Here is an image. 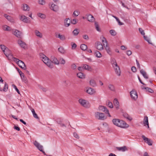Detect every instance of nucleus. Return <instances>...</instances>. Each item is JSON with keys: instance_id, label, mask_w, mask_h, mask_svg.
<instances>
[{"instance_id": "f257e3e1", "label": "nucleus", "mask_w": 156, "mask_h": 156, "mask_svg": "<svg viewBox=\"0 0 156 156\" xmlns=\"http://www.w3.org/2000/svg\"><path fill=\"white\" fill-rule=\"evenodd\" d=\"M113 123L118 127H129V125L124 121L119 119H114L112 120Z\"/></svg>"}, {"instance_id": "f03ea898", "label": "nucleus", "mask_w": 156, "mask_h": 156, "mask_svg": "<svg viewBox=\"0 0 156 156\" xmlns=\"http://www.w3.org/2000/svg\"><path fill=\"white\" fill-rule=\"evenodd\" d=\"M95 117L98 119L101 120H104L106 119L103 113L98 112L95 113Z\"/></svg>"}, {"instance_id": "7ed1b4c3", "label": "nucleus", "mask_w": 156, "mask_h": 156, "mask_svg": "<svg viewBox=\"0 0 156 156\" xmlns=\"http://www.w3.org/2000/svg\"><path fill=\"white\" fill-rule=\"evenodd\" d=\"M113 66L114 68L115 72L116 74L119 76L120 75V71L119 67L118 66L116 62L114 61V62L112 63Z\"/></svg>"}, {"instance_id": "20e7f679", "label": "nucleus", "mask_w": 156, "mask_h": 156, "mask_svg": "<svg viewBox=\"0 0 156 156\" xmlns=\"http://www.w3.org/2000/svg\"><path fill=\"white\" fill-rule=\"evenodd\" d=\"M33 144L39 150L45 154V152L43 150V147L42 145L40 144L36 140L34 141Z\"/></svg>"}, {"instance_id": "39448f33", "label": "nucleus", "mask_w": 156, "mask_h": 156, "mask_svg": "<svg viewBox=\"0 0 156 156\" xmlns=\"http://www.w3.org/2000/svg\"><path fill=\"white\" fill-rule=\"evenodd\" d=\"M130 95L131 98L134 100L138 98V95L136 92L134 90H133L130 92Z\"/></svg>"}, {"instance_id": "423d86ee", "label": "nucleus", "mask_w": 156, "mask_h": 156, "mask_svg": "<svg viewBox=\"0 0 156 156\" xmlns=\"http://www.w3.org/2000/svg\"><path fill=\"white\" fill-rule=\"evenodd\" d=\"M99 109L100 110H101L106 113L107 114H108V116L109 117L111 116V115L109 113V111L108 109H107V108L106 107L102 106H100L99 107Z\"/></svg>"}, {"instance_id": "0eeeda50", "label": "nucleus", "mask_w": 156, "mask_h": 156, "mask_svg": "<svg viewBox=\"0 0 156 156\" xmlns=\"http://www.w3.org/2000/svg\"><path fill=\"white\" fill-rule=\"evenodd\" d=\"M142 137L144 141L149 145L151 146L152 145V141L150 139L146 137L144 135H143Z\"/></svg>"}, {"instance_id": "6e6552de", "label": "nucleus", "mask_w": 156, "mask_h": 156, "mask_svg": "<svg viewBox=\"0 0 156 156\" xmlns=\"http://www.w3.org/2000/svg\"><path fill=\"white\" fill-rule=\"evenodd\" d=\"M56 121L58 123L60 124V126H71V125L69 123V122H68L67 123H66V124L62 123V122L61 119L60 118H58L56 119Z\"/></svg>"}, {"instance_id": "1a4fd4ad", "label": "nucleus", "mask_w": 156, "mask_h": 156, "mask_svg": "<svg viewBox=\"0 0 156 156\" xmlns=\"http://www.w3.org/2000/svg\"><path fill=\"white\" fill-rule=\"evenodd\" d=\"M18 43L20 46L24 49H26L27 48L26 44L21 40H19L18 41Z\"/></svg>"}, {"instance_id": "9d476101", "label": "nucleus", "mask_w": 156, "mask_h": 156, "mask_svg": "<svg viewBox=\"0 0 156 156\" xmlns=\"http://www.w3.org/2000/svg\"><path fill=\"white\" fill-rule=\"evenodd\" d=\"M3 52L7 57H8L9 55H11L12 57V55L11 54L10 50L7 48L4 50H3Z\"/></svg>"}, {"instance_id": "9b49d317", "label": "nucleus", "mask_w": 156, "mask_h": 156, "mask_svg": "<svg viewBox=\"0 0 156 156\" xmlns=\"http://www.w3.org/2000/svg\"><path fill=\"white\" fill-rule=\"evenodd\" d=\"M18 65L20 67L22 68L23 69L25 70L26 69V67L25 65L22 61L21 60H19L18 61Z\"/></svg>"}, {"instance_id": "f8f14e48", "label": "nucleus", "mask_w": 156, "mask_h": 156, "mask_svg": "<svg viewBox=\"0 0 156 156\" xmlns=\"http://www.w3.org/2000/svg\"><path fill=\"white\" fill-rule=\"evenodd\" d=\"M51 62L55 64L58 65L59 64V61L55 57H52L51 58Z\"/></svg>"}, {"instance_id": "ddd939ff", "label": "nucleus", "mask_w": 156, "mask_h": 156, "mask_svg": "<svg viewBox=\"0 0 156 156\" xmlns=\"http://www.w3.org/2000/svg\"><path fill=\"white\" fill-rule=\"evenodd\" d=\"M97 48L99 50H101L103 49V45L99 41L97 42Z\"/></svg>"}, {"instance_id": "4468645a", "label": "nucleus", "mask_w": 156, "mask_h": 156, "mask_svg": "<svg viewBox=\"0 0 156 156\" xmlns=\"http://www.w3.org/2000/svg\"><path fill=\"white\" fill-rule=\"evenodd\" d=\"M79 103L83 107H87V102L85 100L80 99L79 100Z\"/></svg>"}, {"instance_id": "2eb2a0df", "label": "nucleus", "mask_w": 156, "mask_h": 156, "mask_svg": "<svg viewBox=\"0 0 156 156\" xmlns=\"http://www.w3.org/2000/svg\"><path fill=\"white\" fill-rule=\"evenodd\" d=\"M50 9L56 12L58 10V7L57 5L54 4H52L51 5Z\"/></svg>"}, {"instance_id": "dca6fc26", "label": "nucleus", "mask_w": 156, "mask_h": 156, "mask_svg": "<svg viewBox=\"0 0 156 156\" xmlns=\"http://www.w3.org/2000/svg\"><path fill=\"white\" fill-rule=\"evenodd\" d=\"M42 61L44 62L46 64L47 62H48L50 60L48 58H47L45 55L42 54Z\"/></svg>"}, {"instance_id": "f3484780", "label": "nucleus", "mask_w": 156, "mask_h": 156, "mask_svg": "<svg viewBox=\"0 0 156 156\" xmlns=\"http://www.w3.org/2000/svg\"><path fill=\"white\" fill-rule=\"evenodd\" d=\"M13 34L18 38L21 37V33L18 30H16L13 33Z\"/></svg>"}, {"instance_id": "a211bd4d", "label": "nucleus", "mask_w": 156, "mask_h": 156, "mask_svg": "<svg viewBox=\"0 0 156 156\" xmlns=\"http://www.w3.org/2000/svg\"><path fill=\"white\" fill-rule=\"evenodd\" d=\"M28 19H29V18L25 16H21L20 17V20L23 22L26 23L28 22L29 20Z\"/></svg>"}, {"instance_id": "6ab92c4d", "label": "nucleus", "mask_w": 156, "mask_h": 156, "mask_svg": "<svg viewBox=\"0 0 156 156\" xmlns=\"http://www.w3.org/2000/svg\"><path fill=\"white\" fill-rule=\"evenodd\" d=\"M86 92L87 93L91 95L94 94L95 92V91L93 88L91 87H88L86 90Z\"/></svg>"}, {"instance_id": "aec40b11", "label": "nucleus", "mask_w": 156, "mask_h": 156, "mask_svg": "<svg viewBox=\"0 0 156 156\" xmlns=\"http://www.w3.org/2000/svg\"><path fill=\"white\" fill-rule=\"evenodd\" d=\"M113 103L114 105L116 106V108L117 109H118L119 108V103L118 100L116 98H115L114 99L113 101Z\"/></svg>"}, {"instance_id": "412c9836", "label": "nucleus", "mask_w": 156, "mask_h": 156, "mask_svg": "<svg viewBox=\"0 0 156 156\" xmlns=\"http://www.w3.org/2000/svg\"><path fill=\"white\" fill-rule=\"evenodd\" d=\"M144 126L147 125V127H149L148 118L147 116H145L144 117Z\"/></svg>"}, {"instance_id": "4be33fe9", "label": "nucleus", "mask_w": 156, "mask_h": 156, "mask_svg": "<svg viewBox=\"0 0 156 156\" xmlns=\"http://www.w3.org/2000/svg\"><path fill=\"white\" fill-rule=\"evenodd\" d=\"M104 47L108 53L109 54V55H111L112 54V52L110 48L109 47L108 44H106V45L105 46V47Z\"/></svg>"}, {"instance_id": "5701e85b", "label": "nucleus", "mask_w": 156, "mask_h": 156, "mask_svg": "<svg viewBox=\"0 0 156 156\" xmlns=\"http://www.w3.org/2000/svg\"><path fill=\"white\" fill-rule=\"evenodd\" d=\"M116 148L119 151H122L123 152L125 151L128 150L126 146H123V147H117Z\"/></svg>"}, {"instance_id": "b1692460", "label": "nucleus", "mask_w": 156, "mask_h": 156, "mask_svg": "<svg viewBox=\"0 0 156 156\" xmlns=\"http://www.w3.org/2000/svg\"><path fill=\"white\" fill-rule=\"evenodd\" d=\"M140 72L144 78L147 79L148 78V76H147L146 72L143 69L140 70Z\"/></svg>"}, {"instance_id": "393cba45", "label": "nucleus", "mask_w": 156, "mask_h": 156, "mask_svg": "<svg viewBox=\"0 0 156 156\" xmlns=\"http://www.w3.org/2000/svg\"><path fill=\"white\" fill-rule=\"evenodd\" d=\"M87 19L88 21L91 22H93L94 19V17L91 14H89L87 16Z\"/></svg>"}, {"instance_id": "a878e982", "label": "nucleus", "mask_w": 156, "mask_h": 156, "mask_svg": "<svg viewBox=\"0 0 156 156\" xmlns=\"http://www.w3.org/2000/svg\"><path fill=\"white\" fill-rule=\"evenodd\" d=\"M70 20L69 18L66 19L64 21L65 26L67 27L69 26L70 25Z\"/></svg>"}, {"instance_id": "bb28decb", "label": "nucleus", "mask_w": 156, "mask_h": 156, "mask_svg": "<svg viewBox=\"0 0 156 156\" xmlns=\"http://www.w3.org/2000/svg\"><path fill=\"white\" fill-rule=\"evenodd\" d=\"M20 76L23 81L25 83H27V78L24 75V73L23 74H20Z\"/></svg>"}, {"instance_id": "cd10ccee", "label": "nucleus", "mask_w": 156, "mask_h": 156, "mask_svg": "<svg viewBox=\"0 0 156 156\" xmlns=\"http://www.w3.org/2000/svg\"><path fill=\"white\" fill-rule=\"evenodd\" d=\"M83 69L87 70L88 71H91L92 70V68L90 66H89L85 64L83 66Z\"/></svg>"}, {"instance_id": "c85d7f7f", "label": "nucleus", "mask_w": 156, "mask_h": 156, "mask_svg": "<svg viewBox=\"0 0 156 156\" xmlns=\"http://www.w3.org/2000/svg\"><path fill=\"white\" fill-rule=\"evenodd\" d=\"M77 75L78 77L81 79H83L85 78V76L84 74L81 72H79L77 73Z\"/></svg>"}, {"instance_id": "c756f323", "label": "nucleus", "mask_w": 156, "mask_h": 156, "mask_svg": "<svg viewBox=\"0 0 156 156\" xmlns=\"http://www.w3.org/2000/svg\"><path fill=\"white\" fill-rule=\"evenodd\" d=\"M4 16L9 21L11 22H13V19L11 16L7 15L6 14H4Z\"/></svg>"}, {"instance_id": "7c9ffc66", "label": "nucleus", "mask_w": 156, "mask_h": 156, "mask_svg": "<svg viewBox=\"0 0 156 156\" xmlns=\"http://www.w3.org/2000/svg\"><path fill=\"white\" fill-rule=\"evenodd\" d=\"M56 37L59 38L61 40L63 41L65 40L66 37L65 36L63 35H61L60 34H58V35L57 34L55 35Z\"/></svg>"}, {"instance_id": "2f4dec72", "label": "nucleus", "mask_w": 156, "mask_h": 156, "mask_svg": "<svg viewBox=\"0 0 156 156\" xmlns=\"http://www.w3.org/2000/svg\"><path fill=\"white\" fill-rule=\"evenodd\" d=\"M123 116L124 117L126 118L129 121H131L132 119V118L131 117L129 116L126 113H123Z\"/></svg>"}, {"instance_id": "473e14b6", "label": "nucleus", "mask_w": 156, "mask_h": 156, "mask_svg": "<svg viewBox=\"0 0 156 156\" xmlns=\"http://www.w3.org/2000/svg\"><path fill=\"white\" fill-rule=\"evenodd\" d=\"M46 64L48 67L50 68H52L53 67V64L50 60L48 62H47Z\"/></svg>"}, {"instance_id": "72a5a7b5", "label": "nucleus", "mask_w": 156, "mask_h": 156, "mask_svg": "<svg viewBox=\"0 0 156 156\" xmlns=\"http://www.w3.org/2000/svg\"><path fill=\"white\" fill-rule=\"evenodd\" d=\"M90 84L91 86L93 87L96 86V83L95 81L94 80H90Z\"/></svg>"}, {"instance_id": "f704fd0d", "label": "nucleus", "mask_w": 156, "mask_h": 156, "mask_svg": "<svg viewBox=\"0 0 156 156\" xmlns=\"http://www.w3.org/2000/svg\"><path fill=\"white\" fill-rule=\"evenodd\" d=\"M102 42L103 43V45L104 47H105V46L106 45V44H108L106 38L103 36L102 37Z\"/></svg>"}, {"instance_id": "c9c22d12", "label": "nucleus", "mask_w": 156, "mask_h": 156, "mask_svg": "<svg viewBox=\"0 0 156 156\" xmlns=\"http://www.w3.org/2000/svg\"><path fill=\"white\" fill-rule=\"evenodd\" d=\"M94 53L96 57L98 58H100L101 57V53L98 51H96Z\"/></svg>"}, {"instance_id": "e433bc0d", "label": "nucleus", "mask_w": 156, "mask_h": 156, "mask_svg": "<svg viewBox=\"0 0 156 156\" xmlns=\"http://www.w3.org/2000/svg\"><path fill=\"white\" fill-rule=\"evenodd\" d=\"M58 61H59V64H64L66 63L65 60L62 58H58Z\"/></svg>"}, {"instance_id": "4c0bfd02", "label": "nucleus", "mask_w": 156, "mask_h": 156, "mask_svg": "<svg viewBox=\"0 0 156 156\" xmlns=\"http://www.w3.org/2000/svg\"><path fill=\"white\" fill-rule=\"evenodd\" d=\"M35 34L37 36L40 38H41L42 37V34L40 32L37 30H36L35 31Z\"/></svg>"}, {"instance_id": "58836bf2", "label": "nucleus", "mask_w": 156, "mask_h": 156, "mask_svg": "<svg viewBox=\"0 0 156 156\" xmlns=\"http://www.w3.org/2000/svg\"><path fill=\"white\" fill-rule=\"evenodd\" d=\"M80 48L82 50L85 51L87 50V46L85 44H83L80 45Z\"/></svg>"}, {"instance_id": "ea45409f", "label": "nucleus", "mask_w": 156, "mask_h": 156, "mask_svg": "<svg viewBox=\"0 0 156 156\" xmlns=\"http://www.w3.org/2000/svg\"><path fill=\"white\" fill-rule=\"evenodd\" d=\"M32 112L33 113L34 117L37 119H39V117L37 116V114L36 113L34 109H33L31 110Z\"/></svg>"}, {"instance_id": "a19ab883", "label": "nucleus", "mask_w": 156, "mask_h": 156, "mask_svg": "<svg viewBox=\"0 0 156 156\" xmlns=\"http://www.w3.org/2000/svg\"><path fill=\"white\" fill-rule=\"evenodd\" d=\"M23 10H28L29 11V7L28 5H27L26 4H24L23 5Z\"/></svg>"}, {"instance_id": "79ce46f5", "label": "nucleus", "mask_w": 156, "mask_h": 156, "mask_svg": "<svg viewBox=\"0 0 156 156\" xmlns=\"http://www.w3.org/2000/svg\"><path fill=\"white\" fill-rule=\"evenodd\" d=\"M94 25L96 30L98 31H100V29L99 28V26L98 23L96 22H95L94 23Z\"/></svg>"}, {"instance_id": "37998d69", "label": "nucleus", "mask_w": 156, "mask_h": 156, "mask_svg": "<svg viewBox=\"0 0 156 156\" xmlns=\"http://www.w3.org/2000/svg\"><path fill=\"white\" fill-rule=\"evenodd\" d=\"M144 89H145L147 91H148L149 92L151 93H153L154 92V90L149 87H144Z\"/></svg>"}, {"instance_id": "c03bdc74", "label": "nucleus", "mask_w": 156, "mask_h": 156, "mask_svg": "<svg viewBox=\"0 0 156 156\" xmlns=\"http://www.w3.org/2000/svg\"><path fill=\"white\" fill-rule=\"evenodd\" d=\"M109 32L112 36H115L117 34V33L115 30H110Z\"/></svg>"}, {"instance_id": "a18cd8bd", "label": "nucleus", "mask_w": 156, "mask_h": 156, "mask_svg": "<svg viewBox=\"0 0 156 156\" xmlns=\"http://www.w3.org/2000/svg\"><path fill=\"white\" fill-rule=\"evenodd\" d=\"M79 33V30L77 29H75L73 32V33L74 35L77 36Z\"/></svg>"}, {"instance_id": "49530a36", "label": "nucleus", "mask_w": 156, "mask_h": 156, "mask_svg": "<svg viewBox=\"0 0 156 156\" xmlns=\"http://www.w3.org/2000/svg\"><path fill=\"white\" fill-rule=\"evenodd\" d=\"M58 51L61 53L64 54L65 52V50L62 47H60L58 48Z\"/></svg>"}, {"instance_id": "de8ad7c7", "label": "nucleus", "mask_w": 156, "mask_h": 156, "mask_svg": "<svg viewBox=\"0 0 156 156\" xmlns=\"http://www.w3.org/2000/svg\"><path fill=\"white\" fill-rule=\"evenodd\" d=\"M8 88V84L6 82H5L4 86L3 89V90L4 91H7Z\"/></svg>"}, {"instance_id": "09e8293b", "label": "nucleus", "mask_w": 156, "mask_h": 156, "mask_svg": "<svg viewBox=\"0 0 156 156\" xmlns=\"http://www.w3.org/2000/svg\"><path fill=\"white\" fill-rule=\"evenodd\" d=\"M3 29L4 30L9 31L10 30V27L7 25H5L3 27Z\"/></svg>"}, {"instance_id": "8fccbe9b", "label": "nucleus", "mask_w": 156, "mask_h": 156, "mask_svg": "<svg viewBox=\"0 0 156 156\" xmlns=\"http://www.w3.org/2000/svg\"><path fill=\"white\" fill-rule=\"evenodd\" d=\"M107 104L110 108H112L113 107L112 103L109 101L107 102Z\"/></svg>"}, {"instance_id": "3c124183", "label": "nucleus", "mask_w": 156, "mask_h": 156, "mask_svg": "<svg viewBox=\"0 0 156 156\" xmlns=\"http://www.w3.org/2000/svg\"><path fill=\"white\" fill-rule=\"evenodd\" d=\"M12 86L16 90L17 92L18 93L20 94V92L18 89L17 88L16 86L14 84L12 85Z\"/></svg>"}, {"instance_id": "603ef678", "label": "nucleus", "mask_w": 156, "mask_h": 156, "mask_svg": "<svg viewBox=\"0 0 156 156\" xmlns=\"http://www.w3.org/2000/svg\"><path fill=\"white\" fill-rule=\"evenodd\" d=\"M38 16L42 19H44L45 17V15L43 14L39 13L38 14Z\"/></svg>"}, {"instance_id": "864d4df0", "label": "nucleus", "mask_w": 156, "mask_h": 156, "mask_svg": "<svg viewBox=\"0 0 156 156\" xmlns=\"http://www.w3.org/2000/svg\"><path fill=\"white\" fill-rule=\"evenodd\" d=\"M38 2L40 4L43 5L45 3V2L44 0H39Z\"/></svg>"}, {"instance_id": "5fc2aeb1", "label": "nucleus", "mask_w": 156, "mask_h": 156, "mask_svg": "<svg viewBox=\"0 0 156 156\" xmlns=\"http://www.w3.org/2000/svg\"><path fill=\"white\" fill-rule=\"evenodd\" d=\"M109 88L112 91H114L115 90V88L113 85L110 84L108 86Z\"/></svg>"}, {"instance_id": "6e6d98bb", "label": "nucleus", "mask_w": 156, "mask_h": 156, "mask_svg": "<svg viewBox=\"0 0 156 156\" xmlns=\"http://www.w3.org/2000/svg\"><path fill=\"white\" fill-rule=\"evenodd\" d=\"M144 39L149 44H152L150 42V41L149 40V39H147V37L146 36H145L144 35Z\"/></svg>"}, {"instance_id": "4d7b16f0", "label": "nucleus", "mask_w": 156, "mask_h": 156, "mask_svg": "<svg viewBox=\"0 0 156 156\" xmlns=\"http://www.w3.org/2000/svg\"><path fill=\"white\" fill-rule=\"evenodd\" d=\"M73 44H72V49H74L76 48V45L75 43L72 42L71 43Z\"/></svg>"}, {"instance_id": "13d9d810", "label": "nucleus", "mask_w": 156, "mask_h": 156, "mask_svg": "<svg viewBox=\"0 0 156 156\" xmlns=\"http://www.w3.org/2000/svg\"><path fill=\"white\" fill-rule=\"evenodd\" d=\"M73 136L76 138L79 139L80 138L79 135L76 132L73 133Z\"/></svg>"}, {"instance_id": "bf43d9fd", "label": "nucleus", "mask_w": 156, "mask_h": 156, "mask_svg": "<svg viewBox=\"0 0 156 156\" xmlns=\"http://www.w3.org/2000/svg\"><path fill=\"white\" fill-rule=\"evenodd\" d=\"M139 30L140 32L142 35H145V33L144 32V30H143L142 28H139Z\"/></svg>"}, {"instance_id": "052dcab7", "label": "nucleus", "mask_w": 156, "mask_h": 156, "mask_svg": "<svg viewBox=\"0 0 156 156\" xmlns=\"http://www.w3.org/2000/svg\"><path fill=\"white\" fill-rule=\"evenodd\" d=\"M70 22H71V23L73 24H75L76 23V19H74L73 20H70Z\"/></svg>"}, {"instance_id": "680f3d73", "label": "nucleus", "mask_w": 156, "mask_h": 156, "mask_svg": "<svg viewBox=\"0 0 156 156\" xmlns=\"http://www.w3.org/2000/svg\"><path fill=\"white\" fill-rule=\"evenodd\" d=\"M131 70L133 72H135L136 71L137 69L136 68V67L135 66H133L131 67Z\"/></svg>"}, {"instance_id": "e2e57ef3", "label": "nucleus", "mask_w": 156, "mask_h": 156, "mask_svg": "<svg viewBox=\"0 0 156 156\" xmlns=\"http://www.w3.org/2000/svg\"><path fill=\"white\" fill-rule=\"evenodd\" d=\"M79 14V12L76 11H75L73 14V15H74L76 16H77Z\"/></svg>"}, {"instance_id": "0e129e2a", "label": "nucleus", "mask_w": 156, "mask_h": 156, "mask_svg": "<svg viewBox=\"0 0 156 156\" xmlns=\"http://www.w3.org/2000/svg\"><path fill=\"white\" fill-rule=\"evenodd\" d=\"M83 38L86 40H88L89 39V37L88 35L87 34L84 35L83 36Z\"/></svg>"}, {"instance_id": "69168bd1", "label": "nucleus", "mask_w": 156, "mask_h": 156, "mask_svg": "<svg viewBox=\"0 0 156 156\" xmlns=\"http://www.w3.org/2000/svg\"><path fill=\"white\" fill-rule=\"evenodd\" d=\"M116 20L118 23L119 25H121L123 24V23L122 22H121L118 18L117 19H116Z\"/></svg>"}, {"instance_id": "338daca9", "label": "nucleus", "mask_w": 156, "mask_h": 156, "mask_svg": "<svg viewBox=\"0 0 156 156\" xmlns=\"http://www.w3.org/2000/svg\"><path fill=\"white\" fill-rule=\"evenodd\" d=\"M12 58H13V60L15 62H16L17 63V64H18V61L19 60H20L19 59L15 58V57H12Z\"/></svg>"}, {"instance_id": "774afa93", "label": "nucleus", "mask_w": 156, "mask_h": 156, "mask_svg": "<svg viewBox=\"0 0 156 156\" xmlns=\"http://www.w3.org/2000/svg\"><path fill=\"white\" fill-rule=\"evenodd\" d=\"M1 49L3 50H4L6 49L7 48L5 47V46L4 45H0Z\"/></svg>"}]
</instances>
